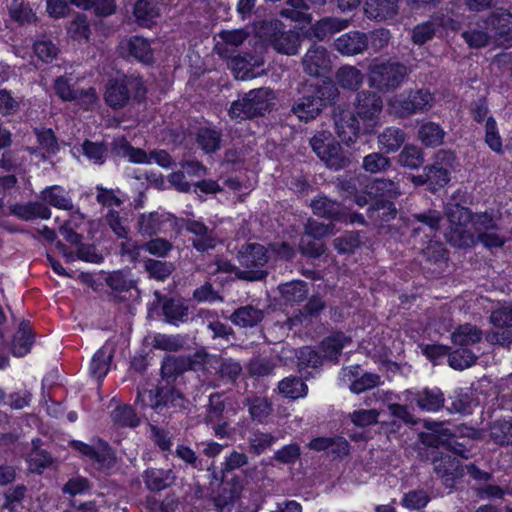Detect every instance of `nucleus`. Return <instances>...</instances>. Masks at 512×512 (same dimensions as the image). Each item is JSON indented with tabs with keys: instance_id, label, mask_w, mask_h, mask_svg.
Masks as SVG:
<instances>
[{
	"instance_id": "1",
	"label": "nucleus",
	"mask_w": 512,
	"mask_h": 512,
	"mask_svg": "<svg viewBox=\"0 0 512 512\" xmlns=\"http://www.w3.org/2000/svg\"><path fill=\"white\" fill-rule=\"evenodd\" d=\"M459 197L460 191L454 193L451 201L445 206V215L449 223L445 236L455 247H472L475 245L474 235L467 227L471 223L473 213L457 202Z\"/></svg>"
},
{
	"instance_id": "2",
	"label": "nucleus",
	"mask_w": 512,
	"mask_h": 512,
	"mask_svg": "<svg viewBox=\"0 0 512 512\" xmlns=\"http://www.w3.org/2000/svg\"><path fill=\"white\" fill-rule=\"evenodd\" d=\"M146 88L142 78L134 75L111 79L106 85L105 102L113 109H119L128 104L131 98L138 101L145 98Z\"/></svg>"
},
{
	"instance_id": "3",
	"label": "nucleus",
	"mask_w": 512,
	"mask_h": 512,
	"mask_svg": "<svg viewBox=\"0 0 512 512\" xmlns=\"http://www.w3.org/2000/svg\"><path fill=\"white\" fill-rule=\"evenodd\" d=\"M409 70L399 61H385L370 65L368 82L379 92H390L399 88L408 77Z\"/></svg>"
},
{
	"instance_id": "4",
	"label": "nucleus",
	"mask_w": 512,
	"mask_h": 512,
	"mask_svg": "<svg viewBox=\"0 0 512 512\" xmlns=\"http://www.w3.org/2000/svg\"><path fill=\"white\" fill-rule=\"evenodd\" d=\"M258 34L278 53L295 55L298 52L299 34L292 30H285L284 24L279 20L264 21L259 27Z\"/></svg>"
},
{
	"instance_id": "5",
	"label": "nucleus",
	"mask_w": 512,
	"mask_h": 512,
	"mask_svg": "<svg viewBox=\"0 0 512 512\" xmlns=\"http://www.w3.org/2000/svg\"><path fill=\"white\" fill-rule=\"evenodd\" d=\"M273 91L258 88L249 91L242 99L234 101L229 109L232 119L244 120L263 115L273 104Z\"/></svg>"
},
{
	"instance_id": "6",
	"label": "nucleus",
	"mask_w": 512,
	"mask_h": 512,
	"mask_svg": "<svg viewBox=\"0 0 512 512\" xmlns=\"http://www.w3.org/2000/svg\"><path fill=\"white\" fill-rule=\"evenodd\" d=\"M238 261L244 270L237 271V277L246 281L263 280L267 272L262 268L269 260L268 250L259 243H248L238 252Z\"/></svg>"
},
{
	"instance_id": "7",
	"label": "nucleus",
	"mask_w": 512,
	"mask_h": 512,
	"mask_svg": "<svg viewBox=\"0 0 512 512\" xmlns=\"http://www.w3.org/2000/svg\"><path fill=\"white\" fill-rule=\"evenodd\" d=\"M432 94L425 89L404 91L390 101L393 113L400 118H407L413 114L424 113L433 105Z\"/></svg>"
},
{
	"instance_id": "8",
	"label": "nucleus",
	"mask_w": 512,
	"mask_h": 512,
	"mask_svg": "<svg viewBox=\"0 0 512 512\" xmlns=\"http://www.w3.org/2000/svg\"><path fill=\"white\" fill-rule=\"evenodd\" d=\"M470 225L475 242L478 240L487 248L503 246L505 240L497 233L499 228L492 213H473Z\"/></svg>"
},
{
	"instance_id": "9",
	"label": "nucleus",
	"mask_w": 512,
	"mask_h": 512,
	"mask_svg": "<svg viewBox=\"0 0 512 512\" xmlns=\"http://www.w3.org/2000/svg\"><path fill=\"white\" fill-rule=\"evenodd\" d=\"M356 113L364 124V133L374 132L379 124V116L383 108L381 97L372 91H361L356 97Z\"/></svg>"
},
{
	"instance_id": "10",
	"label": "nucleus",
	"mask_w": 512,
	"mask_h": 512,
	"mask_svg": "<svg viewBox=\"0 0 512 512\" xmlns=\"http://www.w3.org/2000/svg\"><path fill=\"white\" fill-rule=\"evenodd\" d=\"M485 25L492 33L493 41L508 44L512 40V14L504 8L494 9L485 19Z\"/></svg>"
},
{
	"instance_id": "11",
	"label": "nucleus",
	"mask_w": 512,
	"mask_h": 512,
	"mask_svg": "<svg viewBox=\"0 0 512 512\" xmlns=\"http://www.w3.org/2000/svg\"><path fill=\"white\" fill-rule=\"evenodd\" d=\"M183 228L192 235L190 238L191 243L199 252L214 249L219 241L214 228L207 226L200 220H183Z\"/></svg>"
},
{
	"instance_id": "12",
	"label": "nucleus",
	"mask_w": 512,
	"mask_h": 512,
	"mask_svg": "<svg viewBox=\"0 0 512 512\" xmlns=\"http://www.w3.org/2000/svg\"><path fill=\"white\" fill-rule=\"evenodd\" d=\"M333 119L336 133L341 141L347 145L353 144L360 132L359 121L354 113L338 106L334 109Z\"/></svg>"
},
{
	"instance_id": "13",
	"label": "nucleus",
	"mask_w": 512,
	"mask_h": 512,
	"mask_svg": "<svg viewBox=\"0 0 512 512\" xmlns=\"http://www.w3.org/2000/svg\"><path fill=\"white\" fill-rule=\"evenodd\" d=\"M177 225V218L169 213H143L137 220V229L142 236L153 237L165 231L166 226Z\"/></svg>"
},
{
	"instance_id": "14",
	"label": "nucleus",
	"mask_w": 512,
	"mask_h": 512,
	"mask_svg": "<svg viewBox=\"0 0 512 512\" xmlns=\"http://www.w3.org/2000/svg\"><path fill=\"white\" fill-rule=\"evenodd\" d=\"M406 400L415 403L419 409L435 412L444 406V394L439 388H424L421 391H406Z\"/></svg>"
},
{
	"instance_id": "15",
	"label": "nucleus",
	"mask_w": 512,
	"mask_h": 512,
	"mask_svg": "<svg viewBox=\"0 0 512 512\" xmlns=\"http://www.w3.org/2000/svg\"><path fill=\"white\" fill-rule=\"evenodd\" d=\"M364 13L367 18L377 22L393 20L399 13L398 0H366Z\"/></svg>"
},
{
	"instance_id": "16",
	"label": "nucleus",
	"mask_w": 512,
	"mask_h": 512,
	"mask_svg": "<svg viewBox=\"0 0 512 512\" xmlns=\"http://www.w3.org/2000/svg\"><path fill=\"white\" fill-rule=\"evenodd\" d=\"M435 473L442 478L447 487H451L455 479L463 475L460 461L449 454L433 458Z\"/></svg>"
},
{
	"instance_id": "17",
	"label": "nucleus",
	"mask_w": 512,
	"mask_h": 512,
	"mask_svg": "<svg viewBox=\"0 0 512 512\" xmlns=\"http://www.w3.org/2000/svg\"><path fill=\"white\" fill-rule=\"evenodd\" d=\"M303 69L310 76H320L330 67V58L323 46H312L302 59Z\"/></svg>"
},
{
	"instance_id": "18",
	"label": "nucleus",
	"mask_w": 512,
	"mask_h": 512,
	"mask_svg": "<svg viewBox=\"0 0 512 512\" xmlns=\"http://www.w3.org/2000/svg\"><path fill=\"white\" fill-rule=\"evenodd\" d=\"M334 46L343 55H357L368 47V35L360 31H350L338 37Z\"/></svg>"
},
{
	"instance_id": "19",
	"label": "nucleus",
	"mask_w": 512,
	"mask_h": 512,
	"mask_svg": "<svg viewBox=\"0 0 512 512\" xmlns=\"http://www.w3.org/2000/svg\"><path fill=\"white\" fill-rule=\"evenodd\" d=\"M176 480L173 469L148 468L144 471L143 481L146 488L153 492H159L172 486Z\"/></svg>"
},
{
	"instance_id": "20",
	"label": "nucleus",
	"mask_w": 512,
	"mask_h": 512,
	"mask_svg": "<svg viewBox=\"0 0 512 512\" xmlns=\"http://www.w3.org/2000/svg\"><path fill=\"white\" fill-rule=\"evenodd\" d=\"M322 110V104L313 92L299 97L291 107V112L304 122L315 119Z\"/></svg>"
},
{
	"instance_id": "21",
	"label": "nucleus",
	"mask_w": 512,
	"mask_h": 512,
	"mask_svg": "<svg viewBox=\"0 0 512 512\" xmlns=\"http://www.w3.org/2000/svg\"><path fill=\"white\" fill-rule=\"evenodd\" d=\"M310 206L313 213L319 217L335 221H341L345 217L341 203L323 194L316 196Z\"/></svg>"
},
{
	"instance_id": "22",
	"label": "nucleus",
	"mask_w": 512,
	"mask_h": 512,
	"mask_svg": "<svg viewBox=\"0 0 512 512\" xmlns=\"http://www.w3.org/2000/svg\"><path fill=\"white\" fill-rule=\"evenodd\" d=\"M152 406L155 408L165 406L168 408H174L175 410L183 411L189 408L190 402L185 398L183 393L173 387L167 386L157 389L156 401Z\"/></svg>"
},
{
	"instance_id": "23",
	"label": "nucleus",
	"mask_w": 512,
	"mask_h": 512,
	"mask_svg": "<svg viewBox=\"0 0 512 512\" xmlns=\"http://www.w3.org/2000/svg\"><path fill=\"white\" fill-rule=\"evenodd\" d=\"M351 341V338L343 332H334L325 337L320 343L323 358L337 362L342 350L348 346Z\"/></svg>"
},
{
	"instance_id": "24",
	"label": "nucleus",
	"mask_w": 512,
	"mask_h": 512,
	"mask_svg": "<svg viewBox=\"0 0 512 512\" xmlns=\"http://www.w3.org/2000/svg\"><path fill=\"white\" fill-rule=\"evenodd\" d=\"M10 214L23 221H31L36 218L49 219L50 209L42 202H29L26 204H12L9 207Z\"/></svg>"
},
{
	"instance_id": "25",
	"label": "nucleus",
	"mask_w": 512,
	"mask_h": 512,
	"mask_svg": "<svg viewBox=\"0 0 512 512\" xmlns=\"http://www.w3.org/2000/svg\"><path fill=\"white\" fill-rule=\"evenodd\" d=\"M122 48L136 60L151 64L154 60L153 50L147 39L140 36H133L122 42Z\"/></svg>"
},
{
	"instance_id": "26",
	"label": "nucleus",
	"mask_w": 512,
	"mask_h": 512,
	"mask_svg": "<svg viewBox=\"0 0 512 512\" xmlns=\"http://www.w3.org/2000/svg\"><path fill=\"white\" fill-rule=\"evenodd\" d=\"M406 140V133L398 127H387L377 137L378 147L386 153L399 150Z\"/></svg>"
},
{
	"instance_id": "27",
	"label": "nucleus",
	"mask_w": 512,
	"mask_h": 512,
	"mask_svg": "<svg viewBox=\"0 0 512 512\" xmlns=\"http://www.w3.org/2000/svg\"><path fill=\"white\" fill-rule=\"evenodd\" d=\"M42 203L49 204L57 209L72 210L74 205L69 193L59 185L45 188L41 192Z\"/></svg>"
},
{
	"instance_id": "28",
	"label": "nucleus",
	"mask_w": 512,
	"mask_h": 512,
	"mask_svg": "<svg viewBox=\"0 0 512 512\" xmlns=\"http://www.w3.org/2000/svg\"><path fill=\"white\" fill-rule=\"evenodd\" d=\"M349 21L347 19L336 18V17H325L316 22L312 28V35L322 41L333 34L344 30L348 27Z\"/></svg>"
},
{
	"instance_id": "29",
	"label": "nucleus",
	"mask_w": 512,
	"mask_h": 512,
	"mask_svg": "<svg viewBox=\"0 0 512 512\" xmlns=\"http://www.w3.org/2000/svg\"><path fill=\"white\" fill-rule=\"evenodd\" d=\"M282 301L285 305H296L308 296V284L304 281H292L279 286Z\"/></svg>"
},
{
	"instance_id": "30",
	"label": "nucleus",
	"mask_w": 512,
	"mask_h": 512,
	"mask_svg": "<svg viewBox=\"0 0 512 512\" xmlns=\"http://www.w3.org/2000/svg\"><path fill=\"white\" fill-rule=\"evenodd\" d=\"M113 353V347L109 344H105L94 354L90 363V374L93 377L100 380L106 376L110 368Z\"/></svg>"
},
{
	"instance_id": "31",
	"label": "nucleus",
	"mask_w": 512,
	"mask_h": 512,
	"mask_svg": "<svg viewBox=\"0 0 512 512\" xmlns=\"http://www.w3.org/2000/svg\"><path fill=\"white\" fill-rule=\"evenodd\" d=\"M264 318V312L252 305H246L236 309L230 316L232 323L239 327H254Z\"/></svg>"
},
{
	"instance_id": "32",
	"label": "nucleus",
	"mask_w": 512,
	"mask_h": 512,
	"mask_svg": "<svg viewBox=\"0 0 512 512\" xmlns=\"http://www.w3.org/2000/svg\"><path fill=\"white\" fill-rule=\"evenodd\" d=\"M162 312L166 321L173 325L184 323L189 318V307L182 301L176 299L164 301Z\"/></svg>"
},
{
	"instance_id": "33",
	"label": "nucleus",
	"mask_w": 512,
	"mask_h": 512,
	"mask_svg": "<svg viewBox=\"0 0 512 512\" xmlns=\"http://www.w3.org/2000/svg\"><path fill=\"white\" fill-rule=\"evenodd\" d=\"M243 403L245 406H248L251 418L259 423L264 422L272 412V404L266 397L256 395L247 396Z\"/></svg>"
},
{
	"instance_id": "34",
	"label": "nucleus",
	"mask_w": 512,
	"mask_h": 512,
	"mask_svg": "<svg viewBox=\"0 0 512 512\" xmlns=\"http://www.w3.org/2000/svg\"><path fill=\"white\" fill-rule=\"evenodd\" d=\"M336 81L343 88L356 91L363 82L362 72L354 66L345 65L336 72Z\"/></svg>"
},
{
	"instance_id": "35",
	"label": "nucleus",
	"mask_w": 512,
	"mask_h": 512,
	"mask_svg": "<svg viewBox=\"0 0 512 512\" xmlns=\"http://www.w3.org/2000/svg\"><path fill=\"white\" fill-rule=\"evenodd\" d=\"M482 336L483 333L478 327L466 323L459 325L452 333L451 338L455 345L467 347L469 345L478 343L482 339Z\"/></svg>"
},
{
	"instance_id": "36",
	"label": "nucleus",
	"mask_w": 512,
	"mask_h": 512,
	"mask_svg": "<svg viewBox=\"0 0 512 512\" xmlns=\"http://www.w3.org/2000/svg\"><path fill=\"white\" fill-rule=\"evenodd\" d=\"M222 133L216 129L202 127L196 135V143L207 154L216 152L221 147Z\"/></svg>"
},
{
	"instance_id": "37",
	"label": "nucleus",
	"mask_w": 512,
	"mask_h": 512,
	"mask_svg": "<svg viewBox=\"0 0 512 512\" xmlns=\"http://www.w3.org/2000/svg\"><path fill=\"white\" fill-rule=\"evenodd\" d=\"M325 308V302L322 298L313 296L311 297L307 304L303 307V309L298 310V312L292 317L287 319V325L290 329L302 323L304 319L307 317H315L318 316Z\"/></svg>"
},
{
	"instance_id": "38",
	"label": "nucleus",
	"mask_w": 512,
	"mask_h": 512,
	"mask_svg": "<svg viewBox=\"0 0 512 512\" xmlns=\"http://www.w3.org/2000/svg\"><path fill=\"white\" fill-rule=\"evenodd\" d=\"M396 215L395 204L388 200H377L368 208V217L375 223L389 222L395 219Z\"/></svg>"
},
{
	"instance_id": "39",
	"label": "nucleus",
	"mask_w": 512,
	"mask_h": 512,
	"mask_svg": "<svg viewBox=\"0 0 512 512\" xmlns=\"http://www.w3.org/2000/svg\"><path fill=\"white\" fill-rule=\"evenodd\" d=\"M445 131L434 122L423 123L418 130L420 141L427 147H437L443 143Z\"/></svg>"
},
{
	"instance_id": "40",
	"label": "nucleus",
	"mask_w": 512,
	"mask_h": 512,
	"mask_svg": "<svg viewBox=\"0 0 512 512\" xmlns=\"http://www.w3.org/2000/svg\"><path fill=\"white\" fill-rule=\"evenodd\" d=\"M397 163L409 169H418L424 163V154L420 147L406 145L396 157Z\"/></svg>"
},
{
	"instance_id": "41",
	"label": "nucleus",
	"mask_w": 512,
	"mask_h": 512,
	"mask_svg": "<svg viewBox=\"0 0 512 512\" xmlns=\"http://www.w3.org/2000/svg\"><path fill=\"white\" fill-rule=\"evenodd\" d=\"M133 14L141 26H149L159 16V9L151 0H137Z\"/></svg>"
},
{
	"instance_id": "42",
	"label": "nucleus",
	"mask_w": 512,
	"mask_h": 512,
	"mask_svg": "<svg viewBox=\"0 0 512 512\" xmlns=\"http://www.w3.org/2000/svg\"><path fill=\"white\" fill-rule=\"evenodd\" d=\"M278 390L285 397L297 399L307 395L308 387L301 378L289 376L279 382Z\"/></svg>"
},
{
	"instance_id": "43",
	"label": "nucleus",
	"mask_w": 512,
	"mask_h": 512,
	"mask_svg": "<svg viewBox=\"0 0 512 512\" xmlns=\"http://www.w3.org/2000/svg\"><path fill=\"white\" fill-rule=\"evenodd\" d=\"M32 343L31 329L28 324L22 323L13 337L12 353L15 356L22 357L29 352Z\"/></svg>"
},
{
	"instance_id": "44",
	"label": "nucleus",
	"mask_w": 512,
	"mask_h": 512,
	"mask_svg": "<svg viewBox=\"0 0 512 512\" xmlns=\"http://www.w3.org/2000/svg\"><path fill=\"white\" fill-rule=\"evenodd\" d=\"M320 159L324 161L329 168L334 170L342 169L350 163L349 158L342 151L340 144L335 140H333L330 147Z\"/></svg>"
},
{
	"instance_id": "45",
	"label": "nucleus",
	"mask_w": 512,
	"mask_h": 512,
	"mask_svg": "<svg viewBox=\"0 0 512 512\" xmlns=\"http://www.w3.org/2000/svg\"><path fill=\"white\" fill-rule=\"evenodd\" d=\"M289 7L283 8L280 15L297 22H310L311 16L307 13L309 6L305 0H287Z\"/></svg>"
},
{
	"instance_id": "46",
	"label": "nucleus",
	"mask_w": 512,
	"mask_h": 512,
	"mask_svg": "<svg viewBox=\"0 0 512 512\" xmlns=\"http://www.w3.org/2000/svg\"><path fill=\"white\" fill-rule=\"evenodd\" d=\"M114 424L120 427H137L140 423L134 409L130 405H118L111 413Z\"/></svg>"
},
{
	"instance_id": "47",
	"label": "nucleus",
	"mask_w": 512,
	"mask_h": 512,
	"mask_svg": "<svg viewBox=\"0 0 512 512\" xmlns=\"http://www.w3.org/2000/svg\"><path fill=\"white\" fill-rule=\"evenodd\" d=\"M491 439L500 445H512V418L497 420L490 426Z\"/></svg>"
},
{
	"instance_id": "48",
	"label": "nucleus",
	"mask_w": 512,
	"mask_h": 512,
	"mask_svg": "<svg viewBox=\"0 0 512 512\" xmlns=\"http://www.w3.org/2000/svg\"><path fill=\"white\" fill-rule=\"evenodd\" d=\"M362 243L360 233L349 231L333 241L335 249L341 254L353 253Z\"/></svg>"
},
{
	"instance_id": "49",
	"label": "nucleus",
	"mask_w": 512,
	"mask_h": 512,
	"mask_svg": "<svg viewBox=\"0 0 512 512\" xmlns=\"http://www.w3.org/2000/svg\"><path fill=\"white\" fill-rule=\"evenodd\" d=\"M93 462L99 469H110L116 463V457L111 447L102 440H98Z\"/></svg>"
},
{
	"instance_id": "50",
	"label": "nucleus",
	"mask_w": 512,
	"mask_h": 512,
	"mask_svg": "<svg viewBox=\"0 0 512 512\" xmlns=\"http://www.w3.org/2000/svg\"><path fill=\"white\" fill-rule=\"evenodd\" d=\"M477 359V356L466 347H461L448 356L449 365L457 370H463L472 366Z\"/></svg>"
},
{
	"instance_id": "51",
	"label": "nucleus",
	"mask_w": 512,
	"mask_h": 512,
	"mask_svg": "<svg viewBox=\"0 0 512 512\" xmlns=\"http://www.w3.org/2000/svg\"><path fill=\"white\" fill-rule=\"evenodd\" d=\"M462 37L473 49L483 48L493 41L492 36L482 28H470L462 33Z\"/></svg>"
},
{
	"instance_id": "52",
	"label": "nucleus",
	"mask_w": 512,
	"mask_h": 512,
	"mask_svg": "<svg viewBox=\"0 0 512 512\" xmlns=\"http://www.w3.org/2000/svg\"><path fill=\"white\" fill-rule=\"evenodd\" d=\"M106 284L114 291L125 292L134 288L135 282L126 271H113L106 277Z\"/></svg>"
},
{
	"instance_id": "53",
	"label": "nucleus",
	"mask_w": 512,
	"mask_h": 512,
	"mask_svg": "<svg viewBox=\"0 0 512 512\" xmlns=\"http://www.w3.org/2000/svg\"><path fill=\"white\" fill-rule=\"evenodd\" d=\"M83 154L95 164L102 165L107 157V146L103 142L85 140L82 144Z\"/></svg>"
},
{
	"instance_id": "54",
	"label": "nucleus",
	"mask_w": 512,
	"mask_h": 512,
	"mask_svg": "<svg viewBox=\"0 0 512 512\" xmlns=\"http://www.w3.org/2000/svg\"><path fill=\"white\" fill-rule=\"evenodd\" d=\"M184 339L180 335L156 334L153 337V347L155 349L175 352L183 348Z\"/></svg>"
},
{
	"instance_id": "55",
	"label": "nucleus",
	"mask_w": 512,
	"mask_h": 512,
	"mask_svg": "<svg viewBox=\"0 0 512 512\" xmlns=\"http://www.w3.org/2000/svg\"><path fill=\"white\" fill-rule=\"evenodd\" d=\"M34 134L42 150L48 154H56L59 151V144L52 129L34 128Z\"/></svg>"
},
{
	"instance_id": "56",
	"label": "nucleus",
	"mask_w": 512,
	"mask_h": 512,
	"mask_svg": "<svg viewBox=\"0 0 512 512\" xmlns=\"http://www.w3.org/2000/svg\"><path fill=\"white\" fill-rule=\"evenodd\" d=\"M141 249L159 258H165L173 249V244L166 238L156 237L145 242Z\"/></svg>"
},
{
	"instance_id": "57",
	"label": "nucleus",
	"mask_w": 512,
	"mask_h": 512,
	"mask_svg": "<svg viewBox=\"0 0 512 512\" xmlns=\"http://www.w3.org/2000/svg\"><path fill=\"white\" fill-rule=\"evenodd\" d=\"M68 33L75 40H88L91 30L87 16L85 14H77L68 26Z\"/></svg>"
},
{
	"instance_id": "58",
	"label": "nucleus",
	"mask_w": 512,
	"mask_h": 512,
	"mask_svg": "<svg viewBox=\"0 0 512 512\" xmlns=\"http://www.w3.org/2000/svg\"><path fill=\"white\" fill-rule=\"evenodd\" d=\"M370 189L371 193L374 192L383 197L396 198L401 194L398 182L384 178L376 179Z\"/></svg>"
},
{
	"instance_id": "59",
	"label": "nucleus",
	"mask_w": 512,
	"mask_h": 512,
	"mask_svg": "<svg viewBox=\"0 0 512 512\" xmlns=\"http://www.w3.org/2000/svg\"><path fill=\"white\" fill-rule=\"evenodd\" d=\"M438 32L434 28V24L427 20L416 25L411 33V40L416 45H423L430 41Z\"/></svg>"
},
{
	"instance_id": "60",
	"label": "nucleus",
	"mask_w": 512,
	"mask_h": 512,
	"mask_svg": "<svg viewBox=\"0 0 512 512\" xmlns=\"http://www.w3.org/2000/svg\"><path fill=\"white\" fill-rule=\"evenodd\" d=\"M274 368L273 360L267 357H255L247 365L248 373L255 377L267 376L273 372Z\"/></svg>"
},
{
	"instance_id": "61",
	"label": "nucleus",
	"mask_w": 512,
	"mask_h": 512,
	"mask_svg": "<svg viewBox=\"0 0 512 512\" xmlns=\"http://www.w3.org/2000/svg\"><path fill=\"white\" fill-rule=\"evenodd\" d=\"M144 266L149 275L158 280H165L173 271L171 263L155 259H147Z\"/></svg>"
},
{
	"instance_id": "62",
	"label": "nucleus",
	"mask_w": 512,
	"mask_h": 512,
	"mask_svg": "<svg viewBox=\"0 0 512 512\" xmlns=\"http://www.w3.org/2000/svg\"><path fill=\"white\" fill-rule=\"evenodd\" d=\"M380 383L381 377L378 374L364 373L352 381L350 385V391L356 394H360L366 390L379 386Z\"/></svg>"
},
{
	"instance_id": "63",
	"label": "nucleus",
	"mask_w": 512,
	"mask_h": 512,
	"mask_svg": "<svg viewBox=\"0 0 512 512\" xmlns=\"http://www.w3.org/2000/svg\"><path fill=\"white\" fill-rule=\"evenodd\" d=\"M247 463L248 456L245 453L233 450L228 456L225 457V460L222 463V481H224L228 473L244 467Z\"/></svg>"
},
{
	"instance_id": "64",
	"label": "nucleus",
	"mask_w": 512,
	"mask_h": 512,
	"mask_svg": "<svg viewBox=\"0 0 512 512\" xmlns=\"http://www.w3.org/2000/svg\"><path fill=\"white\" fill-rule=\"evenodd\" d=\"M390 159L379 152L364 157L363 168L370 173L385 171L390 166Z\"/></svg>"
}]
</instances>
